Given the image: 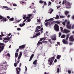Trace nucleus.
Wrapping results in <instances>:
<instances>
[{
  "instance_id": "7ed1b4c3",
  "label": "nucleus",
  "mask_w": 74,
  "mask_h": 74,
  "mask_svg": "<svg viewBox=\"0 0 74 74\" xmlns=\"http://www.w3.org/2000/svg\"><path fill=\"white\" fill-rule=\"evenodd\" d=\"M65 22L66 23V27L68 29H70L71 27V25L70 24V21H69L67 20H65Z\"/></svg>"
},
{
  "instance_id": "b1692460",
  "label": "nucleus",
  "mask_w": 74,
  "mask_h": 74,
  "mask_svg": "<svg viewBox=\"0 0 74 74\" xmlns=\"http://www.w3.org/2000/svg\"><path fill=\"white\" fill-rule=\"evenodd\" d=\"M70 32V31L67 30V29H65V33H69Z\"/></svg>"
},
{
  "instance_id": "052dcab7",
  "label": "nucleus",
  "mask_w": 74,
  "mask_h": 74,
  "mask_svg": "<svg viewBox=\"0 0 74 74\" xmlns=\"http://www.w3.org/2000/svg\"><path fill=\"white\" fill-rule=\"evenodd\" d=\"M56 62H57V60H56V59H55V60H54V63H56Z\"/></svg>"
},
{
  "instance_id": "774afa93",
  "label": "nucleus",
  "mask_w": 74,
  "mask_h": 74,
  "mask_svg": "<svg viewBox=\"0 0 74 74\" xmlns=\"http://www.w3.org/2000/svg\"><path fill=\"white\" fill-rule=\"evenodd\" d=\"M72 18L73 19H74V15L72 17Z\"/></svg>"
},
{
  "instance_id": "338daca9",
  "label": "nucleus",
  "mask_w": 74,
  "mask_h": 74,
  "mask_svg": "<svg viewBox=\"0 0 74 74\" xmlns=\"http://www.w3.org/2000/svg\"><path fill=\"white\" fill-rule=\"evenodd\" d=\"M20 27H22L23 26L22 25V24H20Z\"/></svg>"
},
{
  "instance_id": "58836bf2",
  "label": "nucleus",
  "mask_w": 74,
  "mask_h": 74,
  "mask_svg": "<svg viewBox=\"0 0 74 74\" xmlns=\"http://www.w3.org/2000/svg\"><path fill=\"white\" fill-rule=\"evenodd\" d=\"M6 56H8V57H10V54L9 53H7L6 54Z\"/></svg>"
},
{
  "instance_id": "6e6d98bb",
  "label": "nucleus",
  "mask_w": 74,
  "mask_h": 74,
  "mask_svg": "<svg viewBox=\"0 0 74 74\" xmlns=\"http://www.w3.org/2000/svg\"><path fill=\"white\" fill-rule=\"evenodd\" d=\"M3 8H8V7L7 6H3Z\"/></svg>"
},
{
  "instance_id": "13d9d810",
  "label": "nucleus",
  "mask_w": 74,
  "mask_h": 74,
  "mask_svg": "<svg viewBox=\"0 0 74 74\" xmlns=\"http://www.w3.org/2000/svg\"><path fill=\"white\" fill-rule=\"evenodd\" d=\"M19 52V49H18L16 50V52Z\"/></svg>"
},
{
  "instance_id": "4c0bfd02",
  "label": "nucleus",
  "mask_w": 74,
  "mask_h": 74,
  "mask_svg": "<svg viewBox=\"0 0 74 74\" xmlns=\"http://www.w3.org/2000/svg\"><path fill=\"white\" fill-rule=\"evenodd\" d=\"M62 42L63 44H65V39H64L62 40Z\"/></svg>"
},
{
  "instance_id": "f704fd0d",
  "label": "nucleus",
  "mask_w": 74,
  "mask_h": 74,
  "mask_svg": "<svg viewBox=\"0 0 74 74\" xmlns=\"http://www.w3.org/2000/svg\"><path fill=\"white\" fill-rule=\"evenodd\" d=\"M17 63L15 62L14 64V67H16L17 66Z\"/></svg>"
},
{
  "instance_id": "39448f33",
  "label": "nucleus",
  "mask_w": 74,
  "mask_h": 74,
  "mask_svg": "<svg viewBox=\"0 0 74 74\" xmlns=\"http://www.w3.org/2000/svg\"><path fill=\"white\" fill-rule=\"evenodd\" d=\"M4 43L0 42V53L2 51H3L4 48Z\"/></svg>"
},
{
  "instance_id": "4d7b16f0",
  "label": "nucleus",
  "mask_w": 74,
  "mask_h": 74,
  "mask_svg": "<svg viewBox=\"0 0 74 74\" xmlns=\"http://www.w3.org/2000/svg\"><path fill=\"white\" fill-rule=\"evenodd\" d=\"M21 30V28H18L17 29V30H18V31Z\"/></svg>"
},
{
  "instance_id": "9d476101",
  "label": "nucleus",
  "mask_w": 74,
  "mask_h": 74,
  "mask_svg": "<svg viewBox=\"0 0 74 74\" xmlns=\"http://www.w3.org/2000/svg\"><path fill=\"white\" fill-rule=\"evenodd\" d=\"M69 36H70V34H68L66 36V38L65 41V44H67L68 43V41H67V40H68V38L69 37Z\"/></svg>"
},
{
  "instance_id": "a19ab883",
  "label": "nucleus",
  "mask_w": 74,
  "mask_h": 74,
  "mask_svg": "<svg viewBox=\"0 0 74 74\" xmlns=\"http://www.w3.org/2000/svg\"><path fill=\"white\" fill-rule=\"evenodd\" d=\"M31 21V19H27V22H29Z\"/></svg>"
},
{
  "instance_id": "393cba45",
  "label": "nucleus",
  "mask_w": 74,
  "mask_h": 74,
  "mask_svg": "<svg viewBox=\"0 0 74 74\" xmlns=\"http://www.w3.org/2000/svg\"><path fill=\"white\" fill-rule=\"evenodd\" d=\"M22 20V19H20V20H16V23H18V22H19L21 21Z\"/></svg>"
},
{
  "instance_id": "72a5a7b5",
  "label": "nucleus",
  "mask_w": 74,
  "mask_h": 74,
  "mask_svg": "<svg viewBox=\"0 0 74 74\" xmlns=\"http://www.w3.org/2000/svg\"><path fill=\"white\" fill-rule=\"evenodd\" d=\"M41 34V33L40 32H39L38 33H37L36 34V36H38L39 35Z\"/></svg>"
},
{
  "instance_id": "de8ad7c7",
  "label": "nucleus",
  "mask_w": 74,
  "mask_h": 74,
  "mask_svg": "<svg viewBox=\"0 0 74 74\" xmlns=\"http://www.w3.org/2000/svg\"><path fill=\"white\" fill-rule=\"evenodd\" d=\"M60 18H64V16H60Z\"/></svg>"
},
{
  "instance_id": "f8f14e48",
  "label": "nucleus",
  "mask_w": 74,
  "mask_h": 74,
  "mask_svg": "<svg viewBox=\"0 0 74 74\" xmlns=\"http://www.w3.org/2000/svg\"><path fill=\"white\" fill-rule=\"evenodd\" d=\"M25 47V45H23L19 47V49H23Z\"/></svg>"
},
{
  "instance_id": "49530a36",
  "label": "nucleus",
  "mask_w": 74,
  "mask_h": 74,
  "mask_svg": "<svg viewBox=\"0 0 74 74\" xmlns=\"http://www.w3.org/2000/svg\"><path fill=\"white\" fill-rule=\"evenodd\" d=\"M44 5H47V3L45 1L44 2Z\"/></svg>"
},
{
  "instance_id": "680f3d73",
  "label": "nucleus",
  "mask_w": 74,
  "mask_h": 74,
  "mask_svg": "<svg viewBox=\"0 0 74 74\" xmlns=\"http://www.w3.org/2000/svg\"><path fill=\"white\" fill-rule=\"evenodd\" d=\"M44 74H49V73H47L46 72H45Z\"/></svg>"
},
{
  "instance_id": "6e6552de",
  "label": "nucleus",
  "mask_w": 74,
  "mask_h": 74,
  "mask_svg": "<svg viewBox=\"0 0 74 74\" xmlns=\"http://www.w3.org/2000/svg\"><path fill=\"white\" fill-rule=\"evenodd\" d=\"M21 68L19 67H17L16 68V74H19L20 71H21Z\"/></svg>"
},
{
  "instance_id": "a878e982",
  "label": "nucleus",
  "mask_w": 74,
  "mask_h": 74,
  "mask_svg": "<svg viewBox=\"0 0 74 74\" xmlns=\"http://www.w3.org/2000/svg\"><path fill=\"white\" fill-rule=\"evenodd\" d=\"M59 18V16L58 15H56V17L55 18V19H58Z\"/></svg>"
},
{
  "instance_id": "c756f323",
  "label": "nucleus",
  "mask_w": 74,
  "mask_h": 74,
  "mask_svg": "<svg viewBox=\"0 0 74 74\" xmlns=\"http://www.w3.org/2000/svg\"><path fill=\"white\" fill-rule=\"evenodd\" d=\"M14 18H12L9 19V21H14Z\"/></svg>"
},
{
  "instance_id": "79ce46f5",
  "label": "nucleus",
  "mask_w": 74,
  "mask_h": 74,
  "mask_svg": "<svg viewBox=\"0 0 74 74\" xmlns=\"http://www.w3.org/2000/svg\"><path fill=\"white\" fill-rule=\"evenodd\" d=\"M60 29H61V32H63V28L62 27H60Z\"/></svg>"
},
{
  "instance_id": "412c9836",
  "label": "nucleus",
  "mask_w": 74,
  "mask_h": 74,
  "mask_svg": "<svg viewBox=\"0 0 74 74\" xmlns=\"http://www.w3.org/2000/svg\"><path fill=\"white\" fill-rule=\"evenodd\" d=\"M61 57V56L60 55H58L56 57V59L58 60Z\"/></svg>"
},
{
  "instance_id": "f03ea898",
  "label": "nucleus",
  "mask_w": 74,
  "mask_h": 74,
  "mask_svg": "<svg viewBox=\"0 0 74 74\" xmlns=\"http://www.w3.org/2000/svg\"><path fill=\"white\" fill-rule=\"evenodd\" d=\"M7 66V62H6V61H5L4 62H3V64H0V67L2 68L1 69L3 70H4V69L6 67V66Z\"/></svg>"
},
{
  "instance_id": "37998d69",
  "label": "nucleus",
  "mask_w": 74,
  "mask_h": 74,
  "mask_svg": "<svg viewBox=\"0 0 74 74\" xmlns=\"http://www.w3.org/2000/svg\"><path fill=\"white\" fill-rule=\"evenodd\" d=\"M51 4H52V3H51V2L50 1L48 3V6H49V5H51Z\"/></svg>"
},
{
  "instance_id": "5701e85b",
  "label": "nucleus",
  "mask_w": 74,
  "mask_h": 74,
  "mask_svg": "<svg viewBox=\"0 0 74 74\" xmlns=\"http://www.w3.org/2000/svg\"><path fill=\"white\" fill-rule=\"evenodd\" d=\"M18 56V53L16 52L15 53V57L16 58Z\"/></svg>"
},
{
  "instance_id": "cd10ccee",
  "label": "nucleus",
  "mask_w": 74,
  "mask_h": 74,
  "mask_svg": "<svg viewBox=\"0 0 74 74\" xmlns=\"http://www.w3.org/2000/svg\"><path fill=\"white\" fill-rule=\"evenodd\" d=\"M2 20L3 21H4V22H6V21H8L6 18H2Z\"/></svg>"
},
{
  "instance_id": "0eeeda50",
  "label": "nucleus",
  "mask_w": 74,
  "mask_h": 74,
  "mask_svg": "<svg viewBox=\"0 0 74 74\" xmlns=\"http://www.w3.org/2000/svg\"><path fill=\"white\" fill-rule=\"evenodd\" d=\"M66 5V8H71V3H70L69 2L65 3Z\"/></svg>"
},
{
  "instance_id": "ea45409f",
  "label": "nucleus",
  "mask_w": 74,
  "mask_h": 74,
  "mask_svg": "<svg viewBox=\"0 0 74 74\" xmlns=\"http://www.w3.org/2000/svg\"><path fill=\"white\" fill-rule=\"evenodd\" d=\"M61 35H62V33H61V32H59V36H58L59 37H60V36H61Z\"/></svg>"
},
{
  "instance_id": "3c124183",
  "label": "nucleus",
  "mask_w": 74,
  "mask_h": 74,
  "mask_svg": "<svg viewBox=\"0 0 74 74\" xmlns=\"http://www.w3.org/2000/svg\"><path fill=\"white\" fill-rule=\"evenodd\" d=\"M13 6H14V7H16V6H17V5L16 4H13Z\"/></svg>"
},
{
  "instance_id": "2f4dec72",
  "label": "nucleus",
  "mask_w": 74,
  "mask_h": 74,
  "mask_svg": "<svg viewBox=\"0 0 74 74\" xmlns=\"http://www.w3.org/2000/svg\"><path fill=\"white\" fill-rule=\"evenodd\" d=\"M39 3L40 4H42V3H44V1H42L41 0H40V1H39Z\"/></svg>"
},
{
  "instance_id": "a18cd8bd",
  "label": "nucleus",
  "mask_w": 74,
  "mask_h": 74,
  "mask_svg": "<svg viewBox=\"0 0 74 74\" xmlns=\"http://www.w3.org/2000/svg\"><path fill=\"white\" fill-rule=\"evenodd\" d=\"M57 44H58L59 45H60V42H57Z\"/></svg>"
},
{
  "instance_id": "c85d7f7f",
  "label": "nucleus",
  "mask_w": 74,
  "mask_h": 74,
  "mask_svg": "<svg viewBox=\"0 0 74 74\" xmlns=\"http://www.w3.org/2000/svg\"><path fill=\"white\" fill-rule=\"evenodd\" d=\"M1 35H0V37H2V36H4V35H3V32H1Z\"/></svg>"
},
{
  "instance_id": "bf43d9fd",
  "label": "nucleus",
  "mask_w": 74,
  "mask_h": 74,
  "mask_svg": "<svg viewBox=\"0 0 74 74\" xmlns=\"http://www.w3.org/2000/svg\"><path fill=\"white\" fill-rule=\"evenodd\" d=\"M25 71H26H26L27 70V67H26V66H25Z\"/></svg>"
},
{
  "instance_id": "09e8293b",
  "label": "nucleus",
  "mask_w": 74,
  "mask_h": 74,
  "mask_svg": "<svg viewBox=\"0 0 74 74\" xmlns=\"http://www.w3.org/2000/svg\"><path fill=\"white\" fill-rule=\"evenodd\" d=\"M62 24L63 25H64V26H65V22H62Z\"/></svg>"
},
{
  "instance_id": "473e14b6",
  "label": "nucleus",
  "mask_w": 74,
  "mask_h": 74,
  "mask_svg": "<svg viewBox=\"0 0 74 74\" xmlns=\"http://www.w3.org/2000/svg\"><path fill=\"white\" fill-rule=\"evenodd\" d=\"M69 13V12L67 11H66L65 12V14L66 15H67Z\"/></svg>"
},
{
  "instance_id": "e2e57ef3",
  "label": "nucleus",
  "mask_w": 74,
  "mask_h": 74,
  "mask_svg": "<svg viewBox=\"0 0 74 74\" xmlns=\"http://www.w3.org/2000/svg\"><path fill=\"white\" fill-rule=\"evenodd\" d=\"M6 40H10V38H9L8 37V38H6Z\"/></svg>"
},
{
  "instance_id": "5fc2aeb1",
  "label": "nucleus",
  "mask_w": 74,
  "mask_h": 74,
  "mask_svg": "<svg viewBox=\"0 0 74 74\" xmlns=\"http://www.w3.org/2000/svg\"><path fill=\"white\" fill-rule=\"evenodd\" d=\"M22 25L23 26H25V23H23Z\"/></svg>"
},
{
  "instance_id": "603ef678",
  "label": "nucleus",
  "mask_w": 74,
  "mask_h": 74,
  "mask_svg": "<svg viewBox=\"0 0 74 74\" xmlns=\"http://www.w3.org/2000/svg\"><path fill=\"white\" fill-rule=\"evenodd\" d=\"M37 22H39V23H40V20L38 19Z\"/></svg>"
},
{
  "instance_id": "0e129e2a",
  "label": "nucleus",
  "mask_w": 74,
  "mask_h": 74,
  "mask_svg": "<svg viewBox=\"0 0 74 74\" xmlns=\"http://www.w3.org/2000/svg\"><path fill=\"white\" fill-rule=\"evenodd\" d=\"M68 73H69V74H70L71 73V71L70 70L68 71Z\"/></svg>"
},
{
  "instance_id": "ddd939ff",
  "label": "nucleus",
  "mask_w": 74,
  "mask_h": 74,
  "mask_svg": "<svg viewBox=\"0 0 74 74\" xmlns=\"http://www.w3.org/2000/svg\"><path fill=\"white\" fill-rule=\"evenodd\" d=\"M22 53L21 52H20L19 56H18V60H19V59H21V56H22Z\"/></svg>"
},
{
  "instance_id": "9b49d317",
  "label": "nucleus",
  "mask_w": 74,
  "mask_h": 74,
  "mask_svg": "<svg viewBox=\"0 0 74 74\" xmlns=\"http://www.w3.org/2000/svg\"><path fill=\"white\" fill-rule=\"evenodd\" d=\"M69 40L70 41H72V42L74 41V39L73 38V36L72 35L70 37Z\"/></svg>"
},
{
  "instance_id": "bb28decb",
  "label": "nucleus",
  "mask_w": 74,
  "mask_h": 74,
  "mask_svg": "<svg viewBox=\"0 0 74 74\" xmlns=\"http://www.w3.org/2000/svg\"><path fill=\"white\" fill-rule=\"evenodd\" d=\"M45 40V38H41L40 40V41H41L42 40Z\"/></svg>"
},
{
  "instance_id": "a211bd4d",
  "label": "nucleus",
  "mask_w": 74,
  "mask_h": 74,
  "mask_svg": "<svg viewBox=\"0 0 74 74\" xmlns=\"http://www.w3.org/2000/svg\"><path fill=\"white\" fill-rule=\"evenodd\" d=\"M34 56V54H32V55H31V56L30 57V59L29 61V62H30V61H31V60L33 58V56Z\"/></svg>"
},
{
  "instance_id": "8fccbe9b",
  "label": "nucleus",
  "mask_w": 74,
  "mask_h": 74,
  "mask_svg": "<svg viewBox=\"0 0 74 74\" xmlns=\"http://www.w3.org/2000/svg\"><path fill=\"white\" fill-rule=\"evenodd\" d=\"M49 42L51 43V44H52V42H51V39H50L49 40Z\"/></svg>"
},
{
  "instance_id": "4be33fe9",
  "label": "nucleus",
  "mask_w": 74,
  "mask_h": 74,
  "mask_svg": "<svg viewBox=\"0 0 74 74\" xmlns=\"http://www.w3.org/2000/svg\"><path fill=\"white\" fill-rule=\"evenodd\" d=\"M23 19H26V15H23Z\"/></svg>"
},
{
  "instance_id": "69168bd1",
  "label": "nucleus",
  "mask_w": 74,
  "mask_h": 74,
  "mask_svg": "<svg viewBox=\"0 0 74 74\" xmlns=\"http://www.w3.org/2000/svg\"><path fill=\"white\" fill-rule=\"evenodd\" d=\"M7 18L8 19H10V17L8 16H7Z\"/></svg>"
},
{
  "instance_id": "f257e3e1",
  "label": "nucleus",
  "mask_w": 74,
  "mask_h": 74,
  "mask_svg": "<svg viewBox=\"0 0 74 74\" xmlns=\"http://www.w3.org/2000/svg\"><path fill=\"white\" fill-rule=\"evenodd\" d=\"M43 30V28L42 27L41 28L40 26H38L36 27L35 32L37 33V32H39L40 31L41 33H43V31H42Z\"/></svg>"
},
{
  "instance_id": "7c9ffc66",
  "label": "nucleus",
  "mask_w": 74,
  "mask_h": 74,
  "mask_svg": "<svg viewBox=\"0 0 74 74\" xmlns=\"http://www.w3.org/2000/svg\"><path fill=\"white\" fill-rule=\"evenodd\" d=\"M61 38H65V35H62Z\"/></svg>"
},
{
  "instance_id": "864d4df0",
  "label": "nucleus",
  "mask_w": 74,
  "mask_h": 74,
  "mask_svg": "<svg viewBox=\"0 0 74 74\" xmlns=\"http://www.w3.org/2000/svg\"><path fill=\"white\" fill-rule=\"evenodd\" d=\"M26 20H27V19H25L23 22V23H24V22H25L26 21Z\"/></svg>"
},
{
  "instance_id": "4468645a",
  "label": "nucleus",
  "mask_w": 74,
  "mask_h": 74,
  "mask_svg": "<svg viewBox=\"0 0 74 74\" xmlns=\"http://www.w3.org/2000/svg\"><path fill=\"white\" fill-rule=\"evenodd\" d=\"M28 16H29L27 17H26L27 19H30V18H31V16H32V14H28Z\"/></svg>"
},
{
  "instance_id": "423d86ee",
  "label": "nucleus",
  "mask_w": 74,
  "mask_h": 74,
  "mask_svg": "<svg viewBox=\"0 0 74 74\" xmlns=\"http://www.w3.org/2000/svg\"><path fill=\"white\" fill-rule=\"evenodd\" d=\"M54 29L55 30H56V32H59V25H58V24H55L54 26Z\"/></svg>"
},
{
  "instance_id": "6ab92c4d",
  "label": "nucleus",
  "mask_w": 74,
  "mask_h": 74,
  "mask_svg": "<svg viewBox=\"0 0 74 74\" xmlns=\"http://www.w3.org/2000/svg\"><path fill=\"white\" fill-rule=\"evenodd\" d=\"M50 23H49L47 22L46 23H45V26H46V27H48V25H50Z\"/></svg>"
},
{
  "instance_id": "c9c22d12",
  "label": "nucleus",
  "mask_w": 74,
  "mask_h": 74,
  "mask_svg": "<svg viewBox=\"0 0 74 74\" xmlns=\"http://www.w3.org/2000/svg\"><path fill=\"white\" fill-rule=\"evenodd\" d=\"M3 18H4V17L0 15V19H3Z\"/></svg>"
},
{
  "instance_id": "dca6fc26",
  "label": "nucleus",
  "mask_w": 74,
  "mask_h": 74,
  "mask_svg": "<svg viewBox=\"0 0 74 74\" xmlns=\"http://www.w3.org/2000/svg\"><path fill=\"white\" fill-rule=\"evenodd\" d=\"M37 60H36L33 62V64H34V65H36L37 64Z\"/></svg>"
},
{
  "instance_id": "2eb2a0df",
  "label": "nucleus",
  "mask_w": 74,
  "mask_h": 74,
  "mask_svg": "<svg viewBox=\"0 0 74 74\" xmlns=\"http://www.w3.org/2000/svg\"><path fill=\"white\" fill-rule=\"evenodd\" d=\"M53 37L52 38H51V39L52 40H53V41H55V40H56V36L54 35L53 36Z\"/></svg>"
},
{
  "instance_id": "1a4fd4ad",
  "label": "nucleus",
  "mask_w": 74,
  "mask_h": 74,
  "mask_svg": "<svg viewBox=\"0 0 74 74\" xmlns=\"http://www.w3.org/2000/svg\"><path fill=\"white\" fill-rule=\"evenodd\" d=\"M55 22L56 23H57V24H60L61 23V21H53L51 23V24H54L55 23Z\"/></svg>"
},
{
  "instance_id": "e433bc0d",
  "label": "nucleus",
  "mask_w": 74,
  "mask_h": 74,
  "mask_svg": "<svg viewBox=\"0 0 74 74\" xmlns=\"http://www.w3.org/2000/svg\"><path fill=\"white\" fill-rule=\"evenodd\" d=\"M60 70V69L59 68H57V73H59Z\"/></svg>"
},
{
  "instance_id": "aec40b11",
  "label": "nucleus",
  "mask_w": 74,
  "mask_h": 74,
  "mask_svg": "<svg viewBox=\"0 0 74 74\" xmlns=\"http://www.w3.org/2000/svg\"><path fill=\"white\" fill-rule=\"evenodd\" d=\"M51 11L49 13L51 14V13H52V12L53 11V10L52 9V8H50L49 11Z\"/></svg>"
},
{
  "instance_id": "f3484780",
  "label": "nucleus",
  "mask_w": 74,
  "mask_h": 74,
  "mask_svg": "<svg viewBox=\"0 0 74 74\" xmlns=\"http://www.w3.org/2000/svg\"><path fill=\"white\" fill-rule=\"evenodd\" d=\"M53 21V18H52L49 20H46L45 21V22H48V21Z\"/></svg>"
},
{
  "instance_id": "20e7f679",
  "label": "nucleus",
  "mask_w": 74,
  "mask_h": 74,
  "mask_svg": "<svg viewBox=\"0 0 74 74\" xmlns=\"http://www.w3.org/2000/svg\"><path fill=\"white\" fill-rule=\"evenodd\" d=\"M55 57L53 56V57H51V58H49L48 60V62H50L49 64L51 65L52 64V63H53V60H54V59H55Z\"/></svg>"
},
{
  "instance_id": "c03bdc74",
  "label": "nucleus",
  "mask_w": 74,
  "mask_h": 74,
  "mask_svg": "<svg viewBox=\"0 0 74 74\" xmlns=\"http://www.w3.org/2000/svg\"><path fill=\"white\" fill-rule=\"evenodd\" d=\"M40 42L39 41H38V43L37 44V46H38V45H40Z\"/></svg>"
}]
</instances>
